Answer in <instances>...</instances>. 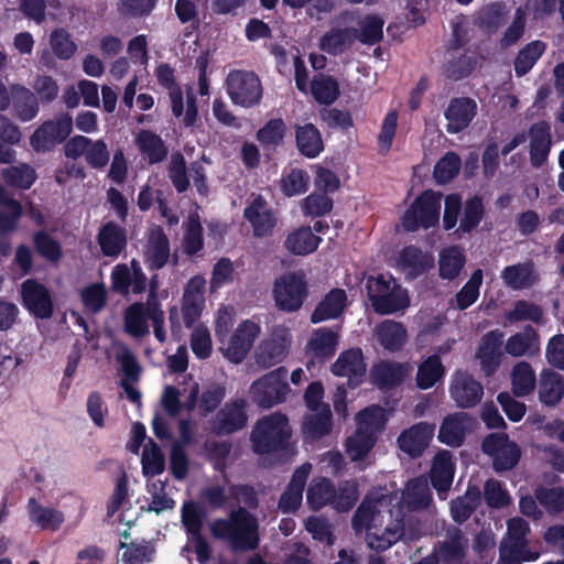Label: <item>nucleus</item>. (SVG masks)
<instances>
[{
	"mask_svg": "<svg viewBox=\"0 0 564 564\" xmlns=\"http://www.w3.org/2000/svg\"><path fill=\"white\" fill-rule=\"evenodd\" d=\"M210 533L217 540L228 541L236 551H253L259 546V523L247 508L232 510L228 519H216Z\"/></svg>",
	"mask_w": 564,
	"mask_h": 564,
	"instance_id": "obj_1",
	"label": "nucleus"
},
{
	"mask_svg": "<svg viewBox=\"0 0 564 564\" xmlns=\"http://www.w3.org/2000/svg\"><path fill=\"white\" fill-rule=\"evenodd\" d=\"M366 292L372 310L379 315L403 312L411 304L408 290L391 274L369 275Z\"/></svg>",
	"mask_w": 564,
	"mask_h": 564,
	"instance_id": "obj_2",
	"label": "nucleus"
},
{
	"mask_svg": "<svg viewBox=\"0 0 564 564\" xmlns=\"http://www.w3.org/2000/svg\"><path fill=\"white\" fill-rule=\"evenodd\" d=\"M468 37H453L446 47L442 75L449 82L468 78L481 65L485 55L479 46L469 45Z\"/></svg>",
	"mask_w": 564,
	"mask_h": 564,
	"instance_id": "obj_3",
	"label": "nucleus"
},
{
	"mask_svg": "<svg viewBox=\"0 0 564 564\" xmlns=\"http://www.w3.org/2000/svg\"><path fill=\"white\" fill-rule=\"evenodd\" d=\"M289 419L282 413H272L260 419L250 435L256 454L265 455L285 451L290 445Z\"/></svg>",
	"mask_w": 564,
	"mask_h": 564,
	"instance_id": "obj_4",
	"label": "nucleus"
},
{
	"mask_svg": "<svg viewBox=\"0 0 564 564\" xmlns=\"http://www.w3.org/2000/svg\"><path fill=\"white\" fill-rule=\"evenodd\" d=\"M442 194L425 189L417 195L401 217L404 231L415 232L419 229H430L440 221Z\"/></svg>",
	"mask_w": 564,
	"mask_h": 564,
	"instance_id": "obj_5",
	"label": "nucleus"
},
{
	"mask_svg": "<svg viewBox=\"0 0 564 564\" xmlns=\"http://www.w3.org/2000/svg\"><path fill=\"white\" fill-rule=\"evenodd\" d=\"M273 300L279 311L294 313L301 310L308 296V284L302 271L282 274L274 281Z\"/></svg>",
	"mask_w": 564,
	"mask_h": 564,
	"instance_id": "obj_6",
	"label": "nucleus"
},
{
	"mask_svg": "<svg viewBox=\"0 0 564 564\" xmlns=\"http://www.w3.org/2000/svg\"><path fill=\"white\" fill-rule=\"evenodd\" d=\"M226 90L234 105L251 108L260 104L263 87L252 70L234 69L226 78Z\"/></svg>",
	"mask_w": 564,
	"mask_h": 564,
	"instance_id": "obj_7",
	"label": "nucleus"
},
{
	"mask_svg": "<svg viewBox=\"0 0 564 564\" xmlns=\"http://www.w3.org/2000/svg\"><path fill=\"white\" fill-rule=\"evenodd\" d=\"M288 369L279 367L256 380L250 387L254 403L262 409H270L283 402L289 393Z\"/></svg>",
	"mask_w": 564,
	"mask_h": 564,
	"instance_id": "obj_8",
	"label": "nucleus"
},
{
	"mask_svg": "<svg viewBox=\"0 0 564 564\" xmlns=\"http://www.w3.org/2000/svg\"><path fill=\"white\" fill-rule=\"evenodd\" d=\"M484 454L492 458V468L501 474L513 469L521 458L520 446L506 433H490L481 442Z\"/></svg>",
	"mask_w": 564,
	"mask_h": 564,
	"instance_id": "obj_9",
	"label": "nucleus"
},
{
	"mask_svg": "<svg viewBox=\"0 0 564 564\" xmlns=\"http://www.w3.org/2000/svg\"><path fill=\"white\" fill-rule=\"evenodd\" d=\"M73 131V118L62 113L55 119L41 123L30 137L31 148L37 152H48L63 143Z\"/></svg>",
	"mask_w": 564,
	"mask_h": 564,
	"instance_id": "obj_10",
	"label": "nucleus"
},
{
	"mask_svg": "<svg viewBox=\"0 0 564 564\" xmlns=\"http://www.w3.org/2000/svg\"><path fill=\"white\" fill-rule=\"evenodd\" d=\"M503 337V332L496 328L484 334L479 340L475 357L486 377L494 376L501 366L506 352Z\"/></svg>",
	"mask_w": 564,
	"mask_h": 564,
	"instance_id": "obj_11",
	"label": "nucleus"
},
{
	"mask_svg": "<svg viewBox=\"0 0 564 564\" xmlns=\"http://www.w3.org/2000/svg\"><path fill=\"white\" fill-rule=\"evenodd\" d=\"M22 305L35 318H51L54 304L50 290L35 279H26L21 284Z\"/></svg>",
	"mask_w": 564,
	"mask_h": 564,
	"instance_id": "obj_12",
	"label": "nucleus"
},
{
	"mask_svg": "<svg viewBox=\"0 0 564 564\" xmlns=\"http://www.w3.org/2000/svg\"><path fill=\"white\" fill-rule=\"evenodd\" d=\"M469 541L460 528L449 527L445 539L438 541L431 553L438 564H462L468 553Z\"/></svg>",
	"mask_w": 564,
	"mask_h": 564,
	"instance_id": "obj_13",
	"label": "nucleus"
},
{
	"mask_svg": "<svg viewBox=\"0 0 564 564\" xmlns=\"http://www.w3.org/2000/svg\"><path fill=\"white\" fill-rule=\"evenodd\" d=\"M246 406L247 402L243 399L227 402L212 422L213 432L218 436H224L242 430L248 421Z\"/></svg>",
	"mask_w": 564,
	"mask_h": 564,
	"instance_id": "obj_14",
	"label": "nucleus"
},
{
	"mask_svg": "<svg viewBox=\"0 0 564 564\" xmlns=\"http://www.w3.org/2000/svg\"><path fill=\"white\" fill-rule=\"evenodd\" d=\"M330 370L336 377H347V384L350 389L357 388L366 375V364L361 348H350L340 352Z\"/></svg>",
	"mask_w": 564,
	"mask_h": 564,
	"instance_id": "obj_15",
	"label": "nucleus"
},
{
	"mask_svg": "<svg viewBox=\"0 0 564 564\" xmlns=\"http://www.w3.org/2000/svg\"><path fill=\"white\" fill-rule=\"evenodd\" d=\"M435 432V424L419 422L401 432L398 437L399 448L412 458L420 457L429 447Z\"/></svg>",
	"mask_w": 564,
	"mask_h": 564,
	"instance_id": "obj_16",
	"label": "nucleus"
},
{
	"mask_svg": "<svg viewBox=\"0 0 564 564\" xmlns=\"http://www.w3.org/2000/svg\"><path fill=\"white\" fill-rule=\"evenodd\" d=\"M478 111L477 102L470 97H454L449 100L444 117L446 131L456 134L469 127Z\"/></svg>",
	"mask_w": 564,
	"mask_h": 564,
	"instance_id": "obj_17",
	"label": "nucleus"
},
{
	"mask_svg": "<svg viewBox=\"0 0 564 564\" xmlns=\"http://www.w3.org/2000/svg\"><path fill=\"white\" fill-rule=\"evenodd\" d=\"M311 470V463H304L295 468L290 482L280 496L278 502V508L282 513H295L300 509Z\"/></svg>",
	"mask_w": 564,
	"mask_h": 564,
	"instance_id": "obj_18",
	"label": "nucleus"
},
{
	"mask_svg": "<svg viewBox=\"0 0 564 564\" xmlns=\"http://www.w3.org/2000/svg\"><path fill=\"white\" fill-rule=\"evenodd\" d=\"M451 397L460 409H471L480 403L484 387L467 372H456L451 384Z\"/></svg>",
	"mask_w": 564,
	"mask_h": 564,
	"instance_id": "obj_19",
	"label": "nucleus"
},
{
	"mask_svg": "<svg viewBox=\"0 0 564 564\" xmlns=\"http://www.w3.org/2000/svg\"><path fill=\"white\" fill-rule=\"evenodd\" d=\"M260 334V326L246 319L239 324L235 333L231 335L224 356L231 362H241L250 351L256 338Z\"/></svg>",
	"mask_w": 564,
	"mask_h": 564,
	"instance_id": "obj_20",
	"label": "nucleus"
},
{
	"mask_svg": "<svg viewBox=\"0 0 564 564\" xmlns=\"http://www.w3.org/2000/svg\"><path fill=\"white\" fill-rule=\"evenodd\" d=\"M243 217L252 227L253 236L263 238L272 235L276 219L262 195H258L243 210Z\"/></svg>",
	"mask_w": 564,
	"mask_h": 564,
	"instance_id": "obj_21",
	"label": "nucleus"
},
{
	"mask_svg": "<svg viewBox=\"0 0 564 564\" xmlns=\"http://www.w3.org/2000/svg\"><path fill=\"white\" fill-rule=\"evenodd\" d=\"M530 533V524L527 520L520 517H514L507 522L506 538L501 541L500 550L508 551L511 554H524L536 556L529 549V541L527 535Z\"/></svg>",
	"mask_w": 564,
	"mask_h": 564,
	"instance_id": "obj_22",
	"label": "nucleus"
},
{
	"mask_svg": "<svg viewBox=\"0 0 564 564\" xmlns=\"http://www.w3.org/2000/svg\"><path fill=\"white\" fill-rule=\"evenodd\" d=\"M530 162L534 167H541L547 160L552 145L551 124L541 120L534 122L530 128Z\"/></svg>",
	"mask_w": 564,
	"mask_h": 564,
	"instance_id": "obj_23",
	"label": "nucleus"
},
{
	"mask_svg": "<svg viewBox=\"0 0 564 564\" xmlns=\"http://www.w3.org/2000/svg\"><path fill=\"white\" fill-rule=\"evenodd\" d=\"M410 370L409 364L381 360L373 365L370 376L379 389H392L401 386Z\"/></svg>",
	"mask_w": 564,
	"mask_h": 564,
	"instance_id": "obj_24",
	"label": "nucleus"
},
{
	"mask_svg": "<svg viewBox=\"0 0 564 564\" xmlns=\"http://www.w3.org/2000/svg\"><path fill=\"white\" fill-rule=\"evenodd\" d=\"M97 242L102 256L118 258L127 248V231L119 224L107 221L98 230Z\"/></svg>",
	"mask_w": 564,
	"mask_h": 564,
	"instance_id": "obj_25",
	"label": "nucleus"
},
{
	"mask_svg": "<svg viewBox=\"0 0 564 564\" xmlns=\"http://www.w3.org/2000/svg\"><path fill=\"white\" fill-rule=\"evenodd\" d=\"M468 421L469 414L466 412L447 414L440 425L437 434L438 442L449 447H460L466 440V423Z\"/></svg>",
	"mask_w": 564,
	"mask_h": 564,
	"instance_id": "obj_26",
	"label": "nucleus"
},
{
	"mask_svg": "<svg viewBox=\"0 0 564 564\" xmlns=\"http://www.w3.org/2000/svg\"><path fill=\"white\" fill-rule=\"evenodd\" d=\"M347 305L346 291L334 288L327 292L315 306L311 314L312 324H318L329 319H336L344 313Z\"/></svg>",
	"mask_w": 564,
	"mask_h": 564,
	"instance_id": "obj_27",
	"label": "nucleus"
},
{
	"mask_svg": "<svg viewBox=\"0 0 564 564\" xmlns=\"http://www.w3.org/2000/svg\"><path fill=\"white\" fill-rule=\"evenodd\" d=\"M117 360L120 364L124 376L120 386L124 390L128 400L134 404H141V392L131 383L138 381L141 375V366L139 365L137 357L128 347L124 346L118 352Z\"/></svg>",
	"mask_w": 564,
	"mask_h": 564,
	"instance_id": "obj_28",
	"label": "nucleus"
},
{
	"mask_svg": "<svg viewBox=\"0 0 564 564\" xmlns=\"http://www.w3.org/2000/svg\"><path fill=\"white\" fill-rule=\"evenodd\" d=\"M291 340L285 332L274 333L263 340L257 351V362L263 368H270L281 362L288 355Z\"/></svg>",
	"mask_w": 564,
	"mask_h": 564,
	"instance_id": "obj_29",
	"label": "nucleus"
},
{
	"mask_svg": "<svg viewBox=\"0 0 564 564\" xmlns=\"http://www.w3.org/2000/svg\"><path fill=\"white\" fill-rule=\"evenodd\" d=\"M295 145L300 154L315 159L324 151V141L319 129L311 123L294 126Z\"/></svg>",
	"mask_w": 564,
	"mask_h": 564,
	"instance_id": "obj_30",
	"label": "nucleus"
},
{
	"mask_svg": "<svg viewBox=\"0 0 564 564\" xmlns=\"http://www.w3.org/2000/svg\"><path fill=\"white\" fill-rule=\"evenodd\" d=\"M144 257L148 268L152 271H158L167 263L170 241L162 227L156 226L150 231Z\"/></svg>",
	"mask_w": 564,
	"mask_h": 564,
	"instance_id": "obj_31",
	"label": "nucleus"
},
{
	"mask_svg": "<svg viewBox=\"0 0 564 564\" xmlns=\"http://www.w3.org/2000/svg\"><path fill=\"white\" fill-rule=\"evenodd\" d=\"M134 143L149 164H159L166 160L169 148L160 134L149 129H141L134 139Z\"/></svg>",
	"mask_w": 564,
	"mask_h": 564,
	"instance_id": "obj_32",
	"label": "nucleus"
},
{
	"mask_svg": "<svg viewBox=\"0 0 564 564\" xmlns=\"http://www.w3.org/2000/svg\"><path fill=\"white\" fill-rule=\"evenodd\" d=\"M455 474V464L451 452L440 451L433 458L430 479L433 488L438 492H447L452 486Z\"/></svg>",
	"mask_w": 564,
	"mask_h": 564,
	"instance_id": "obj_33",
	"label": "nucleus"
},
{
	"mask_svg": "<svg viewBox=\"0 0 564 564\" xmlns=\"http://www.w3.org/2000/svg\"><path fill=\"white\" fill-rule=\"evenodd\" d=\"M505 351L512 357L534 356L540 351V336L532 325H525L522 332L511 335Z\"/></svg>",
	"mask_w": 564,
	"mask_h": 564,
	"instance_id": "obj_34",
	"label": "nucleus"
},
{
	"mask_svg": "<svg viewBox=\"0 0 564 564\" xmlns=\"http://www.w3.org/2000/svg\"><path fill=\"white\" fill-rule=\"evenodd\" d=\"M337 345L338 333L329 327H319L313 330L306 349L313 358L325 361L335 355Z\"/></svg>",
	"mask_w": 564,
	"mask_h": 564,
	"instance_id": "obj_35",
	"label": "nucleus"
},
{
	"mask_svg": "<svg viewBox=\"0 0 564 564\" xmlns=\"http://www.w3.org/2000/svg\"><path fill=\"white\" fill-rule=\"evenodd\" d=\"M315 413L306 414L302 423V433L306 440L318 441L328 435L333 427V414L328 404Z\"/></svg>",
	"mask_w": 564,
	"mask_h": 564,
	"instance_id": "obj_36",
	"label": "nucleus"
},
{
	"mask_svg": "<svg viewBox=\"0 0 564 564\" xmlns=\"http://www.w3.org/2000/svg\"><path fill=\"white\" fill-rule=\"evenodd\" d=\"M503 283L511 290H524L532 288L539 280L532 261L507 265L501 271Z\"/></svg>",
	"mask_w": 564,
	"mask_h": 564,
	"instance_id": "obj_37",
	"label": "nucleus"
},
{
	"mask_svg": "<svg viewBox=\"0 0 564 564\" xmlns=\"http://www.w3.org/2000/svg\"><path fill=\"white\" fill-rule=\"evenodd\" d=\"M564 397V378L552 369L540 375L539 400L545 406L557 405Z\"/></svg>",
	"mask_w": 564,
	"mask_h": 564,
	"instance_id": "obj_38",
	"label": "nucleus"
},
{
	"mask_svg": "<svg viewBox=\"0 0 564 564\" xmlns=\"http://www.w3.org/2000/svg\"><path fill=\"white\" fill-rule=\"evenodd\" d=\"M376 336L386 350L399 351L406 343L408 332L402 323L384 319L377 325Z\"/></svg>",
	"mask_w": 564,
	"mask_h": 564,
	"instance_id": "obj_39",
	"label": "nucleus"
},
{
	"mask_svg": "<svg viewBox=\"0 0 564 564\" xmlns=\"http://www.w3.org/2000/svg\"><path fill=\"white\" fill-rule=\"evenodd\" d=\"M0 175L7 186L21 191L30 189L37 178L35 169L25 162L1 169Z\"/></svg>",
	"mask_w": 564,
	"mask_h": 564,
	"instance_id": "obj_40",
	"label": "nucleus"
},
{
	"mask_svg": "<svg viewBox=\"0 0 564 564\" xmlns=\"http://www.w3.org/2000/svg\"><path fill=\"white\" fill-rule=\"evenodd\" d=\"M11 104L17 118L23 122L31 121L39 113L37 97L26 87L13 85L11 87Z\"/></svg>",
	"mask_w": 564,
	"mask_h": 564,
	"instance_id": "obj_41",
	"label": "nucleus"
},
{
	"mask_svg": "<svg viewBox=\"0 0 564 564\" xmlns=\"http://www.w3.org/2000/svg\"><path fill=\"white\" fill-rule=\"evenodd\" d=\"M485 213L484 200L479 195L467 198L463 204V217L454 234L458 237L471 234L484 219Z\"/></svg>",
	"mask_w": 564,
	"mask_h": 564,
	"instance_id": "obj_42",
	"label": "nucleus"
},
{
	"mask_svg": "<svg viewBox=\"0 0 564 564\" xmlns=\"http://www.w3.org/2000/svg\"><path fill=\"white\" fill-rule=\"evenodd\" d=\"M28 511L30 520L42 530L56 531L64 522L63 512L48 507H43L35 498L28 501Z\"/></svg>",
	"mask_w": 564,
	"mask_h": 564,
	"instance_id": "obj_43",
	"label": "nucleus"
},
{
	"mask_svg": "<svg viewBox=\"0 0 564 564\" xmlns=\"http://www.w3.org/2000/svg\"><path fill=\"white\" fill-rule=\"evenodd\" d=\"M466 263V256L458 246L444 248L438 257V274L441 279L453 281Z\"/></svg>",
	"mask_w": 564,
	"mask_h": 564,
	"instance_id": "obj_44",
	"label": "nucleus"
},
{
	"mask_svg": "<svg viewBox=\"0 0 564 564\" xmlns=\"http://www.w3.org/2000/svg\"><path fill=\"white\" fill-rule=\"evenodd\" d=\"M150 303L135 302L126 310L124 330L131 336L140 338L149 334Z\"/></svg>",
	"mask_w": 564,
	"mask_h": 564,
	"instance_id": "obj_45",
	"label": "nucleus"
},
{
	"mask_svg": "<svg viewBox=\"0 0 564 564\" xmlns=\"http://www.w3.org/2000/svg\"><path fill=\"white\" fill-rule=\"evenodd\" d=\"M322 238L315 236L308 227H301L289 234L284 246L289 252L295 256L313 253L319 246Z\"/></svg>",
	"mask_w": 564,
	"mask_h": 564,
	"instance_id": "obj_46",
	"label": "nucleus"
},
{
	"mask_svg": "<svg viewBox=\"0 0 564 564\" xmlns=\"http://www.w3.org/2000/svg\"><path fill=\"white\" fill-rule=\"evenodd\" d=\"M446 373L438 354H433L425 358L417 367L415 377L416 387L421 390L431 389Z\"/></svg>",
	"mask_w": 564,
	"mask_h": 564,
	"instance_id": "obj_47",
	"label": "nucleus"
},
{
	"mask_svg": "<svg viewBox=\"0 0 564 564\" xmlns=\"http://www.w3.org/2000/svg\"><path fill=\"white\" fill-rule=\"evenodd\" d=\"M336 497V487L328 478L314 479L306 491V501L310 508L318 511L327 505L332 506Z\"/></svg>",
	"mask_w": 564,
	"mask_h": 564,
	"instance_id": "obj_48",
	"label": "nucleus"
},
{
	"mask_svg": "<svg viewBox=\"0 0 564 564\" xmlns=\"http://www.w3.org/2000/svg\"><path fill=\"white\" fill-rule=\"evenodd\" d=\"M512 392L518 398L532 393L536 387V377L528 361L517 362L511 370Z\"/></svg>",
	"mask_w": 564,
	"mask_h": 564,
	"instance_id": "obj_49",
	"label": "nucleus"
},
{
	"mask_svg": "<svg viewBox=\"0 0 564 564\" xmlns=\"http://www.w3.org/2000/svg\"><path fill=\"white\" fill-rule=\"evenodd\" d=\"M377 440L378 436L370 431L357 427L354 434L346 440V453L352 462L362 460L372 451Z\"/></svg>",
	"mask_w": 564,
	"mask_h": 564,
	"instance_id": "obj_50",
	"label": "nucleus"
},
{
	"mask_svg": "<svg viewBox=\"0 0 564 564\" xmlns=\"http://www.w3.org/2000/svg\"><path fill=\"white\" fill-rule=\"evenodd\" d=\"M286 132L288 127L282 118H271L257 131L256 137L262 148L276 149L283 144Z\"/></svg>",
	"mask_w": 564,
	"mask_h": 564,
	"instance_id": "obj_51",
	"label": "nucleus"
},
{
	"mask_svg": "<svg viewBox=\"0 0 564 564\" xmlns=\"http://www.w3.org/2000/svg\"><path fill=\"white\" fill-rule=\"evenodd\" d=\"M399 263L413 275H419L433 267V258L424 253L420 248L410 245L400 251Z\"/></svg>",
	"mask_w": 564,
	"mask_h": 564,
	"instance_id": "obj_52",
	"label": "nucleus"
},
{
	"mask_svg": "<svg viewBox=\"0 0 564 564\" xmlns=\"http://www.w3.org/2000/svg\"><path fill=\"white\" fill-rule=\"evenodd\" d=\"M545 48L546 44L539 40L532 41L522 47L513 61L516 76L527 75L545 52Z\"/></svg>",
	"mask_w": 564,
	"mask_h": 564,
	"instance_id": "obj_53",
	"label": "nucleus"
},
{
	"mask_svg": "<svg viewBox=\"0 0 564 564\" xmlns=\"http://www.w3.org/2000/svg\"><path fill=\"white\" fill-rule=\"evenodd\" d=\"M311 91L318 104L332 105L339 97V84L330 75H315L311 82Z\"/></svg>",
	"mask_w": 564,
	"mask_h": 564,
	"instance_id": "obj_54",
	"label": "nucleus"
},
{
	"mask_svg": "<svg viewBox=\"0 0 564 564\" xmlns=\"http://www.w3.org/2000/svg\"><path fill=\"white\" fill-rule=\"evenodd\" d=\"M36 253L51 263H57L63 257V248L58 240L45 230H37L32 236Z\"/></svg>",
	"mask_w": 564,
	"mask_h": 564,
	"instance_id": "obj_55",
	"label": "nucleus"
},
{
	"mask_svg": "<svg viewBox=\"0 0 564 564\" xmlns=\"http://www.w3.org/2000/svg\"><path fill=\"white\" fill-rule=\"evenodd\" d=\"M142 474L145 478H152L161 475L165 470V457L161 447L152 440L149 438L145 445L142 457Z\"/></svg>",
	"mask_w": 564,
	"mask_h": 564,
	"instance_id": "obj_56",
	"label": "nucleus"
},
{
	"mask_svg": "<svg viewBox=\"0 0 564 564\" xmlns=\"http://www.w3.org/2000/svg\"><path fill=\"white\" fill-rule=\"evenodd\" d=\"M544 312L542 307L527 300H518L511 311L506 312L505 317L510 323L529 321L534 324H543Z\"/></svg>",
	"mask_w": 564,
	"mask_h": 564,
	"instance_id": "obj_57",
	"label": "nucleus"
},
{
	"mask_svg": "<svg viewBox=\"0 0 564 564\" xmlns=\"http://www.w3.org/2000/svg\"><path fill=\"white\" fill-rule=\"evenodd\" d=\"M460 166V156L456 152L449 151L434 165L433 177L437 184H447L458 175Z\"/></svg>",
	"mask_w": 564,
	"mask_h": 564,
	"instance_id": "obj_58",
	"label": "nucleus"
},
{
	"mask_svg": "<svg viewBox=\"0 0 564 564\" xmlns=\"http://www.w3.org/2000/svg\"><path fill=\"white\" fill-rule=\"evenodd\" d=\"M387 421L386 409L381 405L367 406L357 414L358 429L370 431L375 435L384 429Z\"/></svg>",
	"mask_w": 564,
	"mask_h": 564,
	"instance_id": "obj_59",
	"label": "nucleus"
},
{
	"mask_svg": "<svg viewBox=\"0 0 564 564\" xmlns=\"http://www.w3.org/2000/svg\"><path fill=\"white\" fill-rule=\"evenodd\" d=\"M482 271L480 269L475 270L469 280L456 293V307L459 311L467 310L478 300L479 289L482 284Z\"/></svg>",
	"mask_w": 564,
	"mask_h": 564,
	"instance_id": "obj_60",
	"label": "nucleus"
},
{
	"mask_svg": "<svg viewBox=\"0 0 564 564\" xmlns=\"http://www.w3.org/2000/svg\"><path fill=\"white\" fill-rule=\"evenodd\" d=\"M308 186L310 175L302 169H292L280 182L281 191L288 197L306 193Z\"/></svg>",
	"mask_w": 564,
	"mask_h": 564,
	"instance_id": "obj_61",
	"label": "nucleus"
},
{
	"mask_svg": "<svg viewBox=\"0 0 564 564\" xmlns=\"http://www.w3.org/2000/svg\"><path fill=\"white\" fill-rule=\"evenodd\" d=\"M226 397V388L221 383L212 382L203 390L199 402L198 411L199 414L206 417L208 414L214 412L224 401Z\"/></svg>",
	"mask_w": 564,
	"mask_h": 564,
	"instance_id": "obj_62",
	"label": "nucleus"
},
{
	"mask_svg": "<svg viewBox=\"0 0 564 564\" xmlns=\"http://www.w3.org/2000/svg\"><path fill=\"white\" fill-rule=\"evenodd\" d=\"M169 178L177 193H185L189 187V178L186 173V161L181 152H174L171 155L167 169Z\"/></svg>",
	"mask_w": 564,
	"mask_h": 564,
	"instance_id": "obj_63",
	"label": "nucleus"
},
{
	"mask_svg": "<svg viewBox=\"0 0 564 564\" xmlns=\"http://www.w3.org/2000/svg\"><path fill=\"white\" fill-rule=\"evenodd\" d=\"M204 229L198 216H191L187 221L183 247L188 256H195L204 247Z\"/></svg>",
	"mask_w": 564,
	"mask_h": 564,
	"instance_id": "obj_64",
	"label": "nucleus"
}]
</instances>
